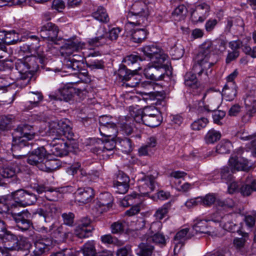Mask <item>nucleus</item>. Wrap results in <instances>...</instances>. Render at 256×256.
I'll list each match as a JSON object with an SVG mask.
<instances>
[{
	"label": "nucleus",
	"instance_id": "obj_9",
	"mask_svg": "<svg viewBox=\"0 0 256 256\" xmlns=\"http://www.w3.org/2000/svg\"><path fill=\"white\" fill-rule=\"evenodd\" d=\"M108 139H105L104 140H98L96 142L98 146H96L92 149L93 152L98 154L102 153L104 156H109L112 154V150L116 148V142L114 140V138H109Z\"/></svg>",
	"mask_w": 256,
	"mask_h": 256
},
{
	"label": "nucleus",
	"instance_id": "obj_16",
	"mask_svg": "<svg viewBox=\"0 0 256 256\" xmlns=\"http://www.w3.org/2000/svg\"><path fill=\"white\" fill-rule=\"evenodd\" d=\"M0 237L2 238L6 249L10 250H18L20 249V242L17 236L6 229L0 234Z\"/></svg>",
	"mask_w": 256,
	"mask_h": 256
},
{
	"label": "nucleus",
	"instance_id": "obj_57",
	"mask_svg": "<svg viewBox=\"0 0 256 256\" xmlns=\"http://www.w3.org/2000/svg\"><path fill=\"white\" fill-rule=\"evenodd\" d=\"M137 196H139L136 194L126 196L120 202L121 205L124 207H128L132 205L136 202L135 200Z\"/></svg>",
	"mask_w": 256,
	"mask_h": 256
},
{
	"label": "nucleus",
	"instance_id": "obj_10",
	"mask_svg": "<svg viewBox=\"0 0 256 256\" xmlns=\"http://www.w3.org/2000/svg\"><path fill=\"white\" fill-rule=\"evenodd\" d=\"M59 30L57 26L51 22H47L41 27L40 35L43 38H46L53 42L56 44H60L58 38Z\"/></svg>",
	"mask_w": 256,
	"mask_h": 256
},
{
	"label": "nucleus",
	"instance_id": "obj_49",
	"mask_svg": "<svg viewBox=\"0 0 256 256\" xmlns=\"http://www.w3.org/2000/svg\"><path fill=\"white\" fill-rule=\"evenodd\" d=\"M16 174V170L12 166H0V175L4 178H12Z\"/></svg>",
	"mask_w": 256,
	"mask_h": 256
},
{
	"label": "nucleus",
	"instance_id": "obj_55",
	"mask_svg": "<svg viewBox=\"0 0 256 256\" xmlns=\"http://www.w3.org/2000/svg\"><path fill=\"white\" fill-rule=\"evenodd\" d=\"M84 256H94L96 252L92 242L86 243L82 248Z\"/></svg>",
	"mask_w": 256,
	"mask_h": 256
},
{
	"label": "nucleus",
	"instance_id": "obj_28",
	"mask_svg": "<svg viewBox=\"0 0 256 256\" xmlns=\"http://www.w3.org/2000/svg\"><path fill=\"white\" fill-rule=\"evenodd\" d=\"M242 238H236L233 240V246L236 250L242 254L246 250V246L247 240L248 238V234L246 232H242Z\"/></svg>",
	"mask_w": 256,
	"mask_h": 256
},
{
	"label": "nucleus",
	"instance_id": "obj_18",
	"mask_svg": "<svg viewBox=\"0 0 256 256\" xmlns=\"http://www.w3.org/2000/svg\"><path fill=\"white\" fill-rule=\"evenodd\" d=\"M91 220L88 217L82 218L74 230V234L79 238L88 237L94 228L90 226Z\"/></svg>",
	"mask_w": 256,
	"mask_h": 256
},
{
	"label": "nucleus",
	"instance_id": "obj_50",
	"mask_svg": "<svg viewBox=\"0 0 256 256\" xmlns=\"http://www.w3.org/2000/svg\"><path fill=\"white\" fill-rule=\"evenodd\" d=\"M132 120V118H130L126 122L122 121L120 124L121 130L128 136L130 135L133 132L134 128L132 124L131 123Z\"/></svg>",
	"mask_w": 256,
	"mask_h": 256
},
{
	"label": "nucleus",
	"instance_id": "obj_6",
	"mask_svg": "<svg viewBox=\"0 0 256 256\" xmlns=\"http://www.w3.org/2000/svg\"><path fill=\"white\" fill-rule=\"evenodd\" d=\"M83 45L78 42L77 40L74 41V40H67L65 41L64 44L61 46V54L63 56H68V58L70 60H74L81 62L82 56L78 54H74V52H77L82 48Z\"/></svg>",
	"mask_w": 256,
	"mask_h": 256
},
{
	"label": "nucleus",
	"instance_id": "obj_64",
	"mask_svg": "<svg viewBox=\"0 0 256 256\" xmlns=\"http://www.w3.org/2000/svg\"><path fill=\"white\" fill-rule=\"evenodd\" d=\"M110 228L112 234H120L124 232V226L122 222L118 221L112 223L111 225Z\"/></svg>",
	"mask_w": 256,
	"mask_h": 256
},
{
	"label": "nucleus",
	"instance_id": "obj_23",
	"mask_svg": "<svg viewBox=\"0 0 256 256\" xmlns=\"http://www.w3.org/2000/svg\"><path fill=\"white\" fill-rule=\"evenodd\" d=\"M138 182L140 187L146 193L151 192L155 188V178L152 175L146 176L143 174Z\"/></svg>",
	"mask_w": 256,
	"mask_h": 256
},
{
	"label": "nucleus",
	"instance_id": "obj_42",
	"mask_svg": "<svg viewBox=\"0 0 256 256\" xmlns=\"http://www.w3.org/2000/svg\"><path fill=\"white\" fill-rule=\"evenodd\" d=\"M144 124L148 126L154 128L158 126L162 120L161 115L144 118Z\"/></svg>",
	"mask_w": 256,
	"mask_h": 256
},
{
	"label": "nucleus",
	"instance_id": "obj_27",
	"mask_svg": "<svg viewBox=\"0 0 256 256\" xmlns=\"http://www.w3.org/2000/svg\"><path fill=\"white\" fill-rule=\"evenodd\" d=\"M149 240L142 241L138 246L136 254L138 256H152L154 250V246L150 244Z\"/></svg>",
	"mask_w": 256,
	"mask_h": 256
},
{
	"label": "nucleus",
	"instance_id": "obj_30",
	"mask_svg": "<svg viewBox=\"0 0 256 256\" xmlns=\"http://www.w3.org/2000/svg\"><path fill=\"white\" fill-rule=\"evenodd\" d=\"M188 230V228H186L180 230L176 234L174 240L175 244L174 251L178 248L180 249L184 245V240L190 238V237L187 236Z\"/></svg>",
	"mask_w": 256,
	"mask_h": 256
},
{
	"label": "nucleus",
	"instance_id": "obj_41",
	"mask_svg": "<svg viewBox=\"0 0 256 256\" xmlns=\"http://www.w3.org/2000/svg\"><path fill=\"white\" fill-rule=\"evenodd\" d=\"M192 228L196 233L210 234L212 232L208 227L207 221L204 220H200L198 222L194 225Z\"/></svg>",
	"mask_w": 256,
	"mask_h": 256
},
{
	"label": "nucleus",
	"instance_id": "obj_62",
	"mask_svg": "<svg viewBox=\"0 0 256 256\" xmlns=\"http://www.w3.org/2000/svg\"><path fill=\"white\" fill-rule=\"evenodd\" d=\"M64 224L66 225L72 226L74 223V214L71 212H65L62 214Z\"/></svg>",
	"mask_w": 256,
	"mask_h": 256
},
{
	"label": "nucleus",
	"instance_id": "obj_48",
	"mask_svg": "<svg viewBox=\"0 0 256 256\" xmlns=\"http://www.w3.org/2000/svg\"><path fill=\"white\" fill-rule=\"evenodd\" d=\"M184 84L191 88H196L198 82L196 74L192 72H187L184 76Z\"/></svg>",
	"mask_w": 256,
	"mask_h": 256
},
{
	"label": "nucleus",
	"instance_id": "obj_11",
	"mask_svg": "<svg viewBox=\"0 0 256 256\" xmlns=\"http://www.w3.org/2000/svg\"><path fill=\"white\" fill-rule=\"evenodd\" d=\"M50 144L51 154L56 156H66L68 153V144L63 138L54 136Z\"/></svg>",
	"mask_w": 256,
	"mask_h": 256
},
{
	"label": "nucleus",
	"instance_id": "obj_26",
	"mask_svg": "<svg viewBox=\"0 0 256 256\" xmlns=\"http://www.w3.org/2000/svg\"><path fill=\"white\" fill-rule=\"evenodd\" d=\"M16 121V117L12 114L0 116V136L2 132L11 130L12 125Z\"/></svg>",
	"mask_w": 256,
	"mask_h": 256
},
{
	"label": "nucleus",
	"instance_id": "obj_22",
	"mask_svg": "<svg viewBox=\"0 0 256 256\" xmlns=\"http://www.w3.org/2000/svg\"><path fill=\"white\" fill-rule=\"evenodd\" d=\"M33 48H34L35 54L33 56L35 57L36 63L43 64L44 62L46 57L44 54V48L42 46V41H40L39 38L33 36Z\"/></svg>",
	"mask_w": 256,
	"mask_h": 256
},
{
	"label": "nucleus",
	"instance_id": "obj_52",
	"mask_svg": "<svg viewBox=\"0 0 256 256\" xmlns=\"http://www.w3.org/2000/svg\"><path fill=\"white\" fill-rule=\"evenodd\" d=\"M132 70L127 68L125 65L122 64L118 70V74L120 78L124 82L128 78L130 74H132Z\"/></svg>",
	"mask_w": 256,
	"mask_h": 256
},
{
	"label": "nucleus",
	"instance_id": "obj_39",
	"mask_svg": "<svg viewBox=\"0 0 256 256\" xmlns=\"http://www.w3.org/2000/svg\"><path fill=\"white\" fill-rule=\"evenodd\" d=\"M221 138V134L220 132L212 129L208 132L204 136V140L206 144H214L218 140Z\"/></svg>",
	"mask_w": 256,
	"mask_h": 256
},
{
	"label": "nucleus",
	"instance_id": "obj_61",
	"mask_svg": "<svg viewBox=\"0 0 256 256\" xmlns=\"http://www.w3.org/2000/svg\"><path fill=\"white\" fill-rule=\"evenodd\" d=\"M104 62L100 60H90L89 62H86V65L88 68H90L92 70L94 69H103L104 68Z\"/></svg>",
	"mask_w": 256,
	"mask_h": 256
},
{
	"label": "nucleus",
	"instance_id": "obj_2",
	"mask_svg": "<svg viewBox=\"0 0 256 256\" xmlns=\"http://www.w3.org/2000/svg\"><path fill=\"white\" fill-rule=\"evenodd\" d=\"M213 42L211 40H206L199 47L198 52L196 55L194 60L201 67L198 74L200 75L204 70H208L215 64L217 61V56L214 54Z\"/></svg>",
	"mask_w": 256,
	"mask_h": 256
},
{
	"label": "nucleus",
	"instance_id": "obj_17",
	"mask_svg": "<svg viewBox=\"0 0 256 256\" xmlns=\"http://www.w3.org/2000/svg\"><path fill=\"white\" fill-rule=\"evenodd\" d=\"M12 214L19 229L24 232L28 230L30 225L28 220L31 215L30 212L26 210L19 212H12Z\"/></svg>",
	"mask_w": 256,
	"mask_h": 256
},
{
	"label": "nucleus",
	"instance_id": "obj_44",
	"mask_svg": "<svg viewBox=\"0 0 256 256\" xmlns=\"http://www.w3.org/2000/svg\"><path fill=\"white\" fill-rule=\"evenodd\" d=\"M50 206L48 204L43 206L41 208H37L34 212H33V215L34 216L35 218L40 216L41 220L43 222H46V218L48 216L49 212Z\"/></svg>",
	"mask_w": 256,
	"mask_h": 256
},
{
	"label": "nucleus",
	"instance_id": "obj_59",
	"mask_svg": "<svg viewBox=\"0 0 256 256\" xmlns=\"http://www.w3.org/2000/svg\"><path fill=\"white\" fill-rule=\"evenodd\" d=\"M35 248L33 251L34 256H39L42 254L46 248V244L42 241L39 240L34 242Z\"/></svg>",
	"mask_w": 256,
	"mask_h": 256
},
{
	"label": "nucleus",
	"instance_id": "obj_36",
	"mask_svg": "<svg viewBox=\"0 0 256 256\" xmlns=\"http://www.w3.org/2000/svg\"><path fill=\"white\" fill-rule=\"evenodd\" d=\"M235 205L234 202L231 198H226L222 200L220 198H216L215 206L218 210H224L228 208H232Z\"/></svg>",
	"mask_w": 256,
	"mask_h": 256
},
{
	"label": "nucleus",
	"instance_id": "obj_47",
	"mask_svg": "<svg viewBox=\"0 0 256 256\" xmlns=\"http://www.w3.org/2000/svg\"><path fill=\"white\" fill-rule=\"evenodd\" d=\"M224 228L230 232H237L239 234L242 232L240 230L241 224H237L235 222L232 220H228L224 224Z\"/></svg>",
	"mask_w": 256,
	"mask_h": 256
},
{
	"label": "nucleus",
	"instance_id": "obj_25",
	"mask_svg": "<svg viewBox=\"0 0 256 256\" xmlns=\"http://www.w3.org/2000/svg\"><path fill=\"white\" fill-rule=\"evenodd\" d=\"M228 163L231 166L232 170H246L248 165L247 160L238 158L236 156H232L229 159Z\"/></svg>",
	"mask_w": 256,
	"mask_h": 256
},
{
	"label": "nucleus",
	"instance_id": "obj_15",
	"mask_svg": "<svg viewBox=\"0 0 256 256\" xmlns=\"http://www.w3.org/2000/svg\"><path fill=\"white\" fill-rule=\"evenodd\" d=\"M236 89L232 86L230 87L228 84H226L222 91V94L218 93L217 94H213L211 95L212 100H214V108L218 106L220 103L222 97L224 96L226 100L230 101L234 99L236 96Z\"/></svg>",
	"mask_w": 256,
	"mask_h": 256
},
{
	"label": "nucleus",
	"instance_id": "obj_29",
	"mask_svg": "<svg viewBox=\"0 0 256 256\" xmlns=\"http://www.w3.org/2000/svg\"><path fill=\"white\" fill-rule=\"evenodd\" d=\"M112 202L113 197L112 194L108 192H106L102 194L96 206L102 210H106L112 206Z\"/></svg>",
	"mask_w": 256,
	"mask_h": 256
},
{
	"label": "nucleus",
	"instance_id": "obj_37",
	"mask_svg": "<svg viewBox=\"0 0 256 256\" xmlns=\"http://www.w3.org/2000/svg\"><path fill=\"white\" fill-rule=\"evenodd\" d=\"M116 148L124 153H130L132 150L131 140L125 138L116 142Z\"/></svg>",
	"mask_w": 256,
	"mask_h": 256
},
{
	"label": "nucleus",
	"instance_id": "obj_35",
	"mask_svg": "<svg viewBox=\"0 0 256 256\" xmlns=\"http://www.w3.org/2000/svg\"><path fill=\"white\" fill-rule=\"evenodd\" d=\"M132 72L130 74L128 78L124 82V84L126 86L134 88L138 86L140 81L141 76L135 72L138 70L137 68H132Z\"/></svg>",
	"mask_w": 256,
	"mask_h": 256
},
{
	"label": "nucleus",
	"instance_id": "obj_33",
	"mask_svg": "<svg viewBox=\"0 0 256 256\" xmlns=\"http://www.w3.org/2000/svg\"><path fill=\"white\" fill-rule=\"evenodd\" d=\"M148 34V32L144 28L134 30L132 32L131 40L136 43H141L144 40Z\"/></svg>",
	"mask_w": 256,
	"mask_h": 256
},
{
	"label": "nucleus",
	"instance_id": "obj_3",
	"mask_svg": "<svg viewBox=\"0 0 256 256\" xmlns=\"http://www.w3.org/2000/svg\"><path fill=\"white\" fill-rule=\"evenodd\" d=\"M149 15L150 11L146 3L142 0H138L131 6L127 19L130 24L140 26L145 24Z\"/></svg>",
	"mask_w": 256,
	"mask_h": 256
},
{
	"label": "nucleus",
	"instance_id": "obj_63",
	"mask_svg": "<svg viewBox=\"0 0 256 256\" xmlns=\"http://www.w3.org/2000/svg\"><path fill=\"white\" fill-rule=\"evenodd\" d=\"M232 170H231L230 171L228 166H224L221 169L220 173L222 179L224 180L226 182L232 180Z\"/></svg>",
	"mask_w": 256,
	"mask_h": 256
},
{
	"label": "nucleus",
	"instance_id": "obj_19",
	"mask_svg": "<svg viewBox=\"0 0 256 256\" xmlns=\"http://www.w3.org/2000/svg\"><path fill=\"white\" fill-rule=\"evenodd\" d=\"M59 92L61 96V100H63L66 102L70 100L73 97V93L76 94L80 98H84L88 93L87 90L84 88H74L68 87H64L59 89Z\"/></svg>",
	"mask_w": 256,
	"mask_h": 256
},
{
	"label": "nucleus",
	"instance_id": "obj_12",
	"mask_svg": "<svg viewBox=\"0 0 256 256\" xmlns=\"http://www.w3.org/2000/svg\"><path fill=\"white\" fill-rule=\"evenodd\" d=\"M31 194L24 190H19L12 193L14 202L10 203V208L15 210L18 207H24L32 204V200L29 198L26 200L25 197H31Z\"/></svg>",
	"mask_w": 256,
	"mask_h": 256
},
{
	"label": "nucleus",
	"instance_id": "obj_1",
	"mask_svg": "<svg viewBox=\"0 0 256 256\" xmlns=\"http://www.w3.org/2000/svg\"><path fill=\"white\" fill-rule=\"evenodd\" d=\"M32 126L28 124L19 125L15 128L12 132L13 143L10 144V150H8L9 154H12L14 157L22 156L25 154L16 153V151L28 146V140H31L32 134H31Z\"/></svg>",
	"mask_w": 256,
	"mask_h": 256
},
{
	"label": "nucleus",
	"instance_id": "obj_38",
	"mask_svg": "<svg viewBox=\"0 0 256 256\" xmlns=\"http://www.w3.org/2000/svg\"><path fill=\"white\" fill-rule=\"evenodd\" d=\"M170 208L171 204L170 203L165 204L156 210L154 216L156 220L160 221L167 216Z\"/></svg>",
	"mask_w": 256,
	"mask_h": 256
},
{
	"label": "nucleus",
	"instance_id": "obj_14",
	"mask_svg": "<svg viewBox=\"0 0 256 256\" xmlns=\"http://www.w3.org/2000/svg\"><path fill=\"white\" fill-rule=\"evenodd\" d=\"M22 64L23 66L22 72L21 73L19 83L26 86L30 83L32 78V70H30L32 65V54L24 56Z\"/></svg>",
	"mask_w": 256,
	"mask_h": 256
},
{
	"label": "nucleus",
	"instance_id": "obj_4",
	"mask_svg": "<svg viewBox=\"0 0 256 256\" xmlns=\"http://www.w3.org/2000/svg\"><path fill=\"white\" fill-rule=\"evenodd\" d=\"M48 132L52 136L60 138L64 136L68 140H74L75 136L72 124L67 120L51 121L48 122Z\"/></svg>",
	"mask_w": 256,
	"mask_h": 256
},
{
	"label": "nucleus",
	"instance_id": "obj_31",
	"mask_svg": "<svg viewBox=\"0 0 256 256\" xmlns=\"http://www.w3.org/2000/svg\"><path fill=\"white\" fill-rule=\"evenodd\" d=\"M82 64V62H78V60L75 62L66 58L62 68L64 70H68L67 72L70 74H76L77 72L80 70Z\"/></svg>",
	"mask_w": 256,
	"mask_h": 256
},
{
	"label": "nucleus",
	"instance_id": "obj_53",
	"mask_svg": "<svg viewBox=\"0 0 256 256\" xmlns=\"http://www.w3.org/2000/svg\"><path fill=\"white\" fill-rule=\"evenodd\" d=\"M70 233L65 230V227L62 226H60L54 231V234L56 238L59 239L60 241H64L68 236Z\"/></svg>",
	"mask_w": 256,
	"mask_h": 256
},
{
	"label": "nucleus",
	"instance_id": "obj_21",
	"mask_svg": "<svg viewBox=\"0 0 256 256\" xmlns=\"http://www.w3.org/2000/svg\"><path fill=\"white\" fill-rule=\"evenodd\" d=\"M94 195L92 188H80L75 192V200L80 204H87L91 202Z\"/></svg>",
	"mask_w": 256,
	"mask_h": 256
},
{
	"label": "nucleus",
	"instance_id": "obj_45",
	"mask_svg": "<svg viewBox=\"0 0 256 256\" xmlns=\"http://www.w3.org/2000/svg\"><path fill=\"white\" fill-rule=\"evenodd\" d=\"M208 122V119L206 117L201 116L192 124L191 128L193 130H200L205 128Z\"/></svg>",
	"mask_w": 256,
	"mask_h": 256
},
{
	"label": "nucleus",
	"instance_id": "obj_54",
	"mask_svg": "<svg viewBox=\"0 0 256 256\" xmlns=\"http://www.w3.org/2000/svg\"><path fill=\"white\" fill-rule=\"evenodd\" d=\"M138 60H142L140 56L135 54H130L124 58L122 62L124 64V65L126 66H128L132 68H133L131 66L136 64Z\"/></svg>",
	"mask_w": 256,
	"mask_h": 256
},
{
	"label": "nucleus",
	"instance_id": "obj_46",
	"mask_svg": "<svg viewBox=\"0 0 256 256\" xmlns=\"http://www.w3.org/2000/svg\"><path fill=\"white\" fill-rule=\"evenodd\" d=\"M212 42L214 54L215 55L220 54L225 50L226 42L224 40L218 39Z\"/></svg>",
	"mask_w": 256,
	"mask_h": 256
},
{
	"label": "nucleus",
	"instance_id": "obj_34",
	"mask_svg": "<svg viewBox=\"0 0 256 256\" xmlns=\"http://www.w3.org/2000/svg\"><path fill=\"white\" fill-rule=\"evenodd\" d=\"M92 15L96 20L100 22L107 23L110 21L106 9L102 6H99Z\"/></svg>",
	"mask_w": 256,
	"mask_h": 256
},
{
	"label": "nucleus",
	"instance_id": "obj_32",
	"mask_svg": "<svg viewBox=\"0 0 256 256\" xmlns=\"http://www.w3.org/2000/svg\"><path fill=\"white\" fill-rule=\"evenodd\" d=\"M210 100L212 102V104H210L213 105L211 106L210 108L209 105L204 104V100L200 101L198 102V106L197 108L196 111L199 117H206L210 112L213 111L212 109L216 108H214V100H212L211 97L210 98Z\"/></svg>",
	"mask_w": 256,
	"mask_h": 256
},
{
	"label": "nucleus",
	"instance_id": "obj_24",
	"mask_svg": "<svg viewBox=\"0 0 256 256\" xmlns=\"http://www.w3.org/2000/svg\"><path fill=\"white\" fill-rule=\"evenodd\" d=\"M106 124L107 123L102 120V125L99 128L101 135L106 138H115L118 133L116 124L114 122L108 125H106Z\"/></svg>",
	"mask_w": 256,
	"mask_h": 256
},
{
	"label": "nucleus",
	"instance_id": "obj_5",
	"mask_svg": "<svg viewBox=\"0 0 256 256\" xmlns=\"http://www.w3.org/2000/svg\"><path fill=\"white\" fill-rule=\"evenodd\" d=\"M46 151L44 147L38 148L33 152V166H35L40 170L52 172L56 166L54 165V160L50 161L46 158Z\"/></svg>",
	"mask_w": 256,
	"mask_h": 256
},
{
	"label": "nucleus",
	"instance_id": "obj_20",
	"mask_svg": "<svg viewBox=\"0 0 256 256\" xmlns=\"http://www.w3.org/2000/svg\"><path fill=\"white\" fill-rule=\"evenodd\" d=\"M136 234L141 241L146 240L150 242H152L161 247L165 246L166 244V239L165 236L161 233L154 234L152 236H149L147 234H142L140 231H136Z\"/></svg>",
	"mask_w": 256,
	"mask_h": 256
},
{
	"label": "nucleus",
	"instance_id": "obj_51",
	"mask_svg": "<svg viewBox=\"0 0 256 256\" xmlns=\"http://www.w3.org/2000/svg\"><path fill=\"white\" fill-rule=\"evenodd\" d=\"M201 200V204L204 206H210L212 204L216 203V198L215 195L212 194H208L204 196H200Z\"/></svg>",
	"mask_w": 256,
	"mask_h": 256
},
{
	"label": "nucleus",
	"instance_id": "obj_8",
	"mask_svg": "<svg viewBox=\"0 0 256 256\" xmlns=\"http://www.w3.org/2000/svg\"><path fill=\"white\" fill-rule=\"evenodd\" d=\"M144 54L150 58L152 64H160L164 62L168 56L164 53L159 47L152 44L146 46L142 48Z\"/></svg>",
	"mask_w": 256,
	"mask_h": 256
},
{
	"label": "nucleus",
	"instance_id": "obj_13",
	"mask_svg": "<svg viewBox=\"0 0 256 256\" xmlns=\"http://www.w3.org/2000/svg\"><path fill=\"white\" fill-rule=\"evenodd\" d=\"M0 35L2 37H0V54H2V58L6 56L7 52V48L6 44H16L18 41V34L14 31L6 32L5 31H0Z\"/></svg>",
	"mask_w": 256,
	"mask_h": 256
},
{
	"label": "nucleus",
	"instance_id": "obj_43",
	"mask_svg": "<svg viewBox=\"0 0 256 256\" xmlns=\"http://www.w3.org/2000/svg\"><path fill=\"white\" fill-rule=\"evenodd\" d=\"M254 191H256V180H254L250 184H244L240 188V192L244 196H249Z\"/></svg>",
	"mask_w": 256,
	"mask_h": 256
},
{
	"label": "nucleus",
	"instance_id": "obj_58",
	"mask_svg": "<svg viewBox=\"0 0 256 256\" xmlns=\"http://www.w3.org/2000/svg\"><path fill=\"white\" fill-rule=\"evenodd\" d=\"M142 112L144 118L161 115L160 112L154 106L145 107Z\"/></svg>",
	"mask_w": 256,
	"mask_h": 256
},
{
	"label": "nucleus",
	"instance_id": "obj_60",
	"mask_svg": "<svg viewBox=\"0 0 256 256\" xmlns=\"http://www.w3.org/2000/svg\"><path fill=\"white\" fill-rule=\"evenodd\" d=\"M240 138L244 140H251V149L254 156H256V132L252 135L241 136Z\"/></svg>",
	"mask_w": 256,
	"mask_h": 256
},
{
	"label": "nucleus",
	"instance_id": "obj_7",
	"mask_svg": "<svg viewBox=\"0 0 256 256\" xmlns=\"http://www.w3.org/2000/svg\"><path fill=\"white\" fill-rule=\"evenodd\" d=\"M166 66L164 62L148 64L144 70V74L147 79L153 81L162 80L164 77Z\"/></svg>",
	"mask_w": 256,
	"mask_h": 256
},
{
	"label": "nucleus",
	"instance_id": "obj_56",
	"mask_svg": "<svg viewBox=\"0 0 256 256\" xmlns=\"http://www.w3.org/2000/svg\"><path fill=\"white\" fill-rule=\"evenodd\" d=\"M206 18V14H202V12L197 10H194L191 14V20L193 23L197 24L204 22Z\"/></svg>",
	"mask_w": 256,
	"mask_h": 256
},
{
	"label": "nucleus",
	"instance_id": "obj_40",
	"mask_svg": "<svg viewBox=\"0 0 256 256\" xmlns=\"http://www.w3.org/2000/svg\"><path fill=\"white\" fill-rule=\"evenodd\" d=\"M232 147V143L228 140H222L216 146V152L220 154H228Z\"/></svg>",
	"mask_w": 256,
	"mask_h": 256
}]
</instances>
